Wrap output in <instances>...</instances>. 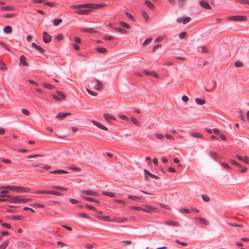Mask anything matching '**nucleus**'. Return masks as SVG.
I'll list each match as a JSON object with an SVG mask.
<instances>
[{"label":"nucleus","mask_w":249,"mask_h":249,"mask_svg":"<svg viewBox=\"0 0 249 249\" xmlns=\"http://www.w3.org/2000/svg\"><path fill=\"white\" fill-rule=\"evenodd\" d=\"M144 173L145 175H148L156 179H158V177L157 176L151 173L148 170L146 169L144 170Z\"/></svg>","instance_id":"27"},{"label":"nucleus","mask_w":249,"mask_h":249,"mask_svg":"<svg viewBox=\"0 0 249 249\" xmlns=\"http://www.w3.org/2000/svg\"><path fill=\"white\" fill-rule=\"evenodd\" d=\"M57 96L53 95V98L56 101H60L61 99H64L66 98V96L62 92L57 91H56Z\"/></svg>","instance_id":"9"},{"label":"nucleus","mask_w":249,"mask_h":249,"mask_svg":"<svg viewBox=\"0 0 249 249\" xmlns=\"http://www.w3.org/2000/svg\"><path fill=\"white\" fill-rule=\"evenodd\" d=\"M96 217L100 220L107 221H112V218H111L109 216H96Z\"/></svg>","instance_id":"21"},{"label":"nucleus","mask_w":249,"mask_h":249,"mask_svg":"<svg viewBox=\"0 0 249 249\" xmlns=\"http://www.w3.org/2000/svg\"><path fill=\"white\" fill-rule=\"evenodd\" d=\"M187 0H178V4L180 8H182Z\"/></svg>","instance_id":"39"},{"label":"nucleus","mask_w":249,"mask_h":249,"mask_svg":"<svg viewBox=\"0 0 249 249\" xmlns=\"http://www.w3.org/2000/svg\"><path fill=\"white\" fill-rule=\"evenodd\" d=\"M152 40V38L151 37L148 38L146 39L145 41L143 43V45H146L151 42V41Z\"/></svg>","instance_id":"57"},{"label":"nucleus","mask_w":249,"mask_h":249,"mask_svg":"<svg viewBox=\"0 0 249 249\" xmlns=\"http://www.w3.org/2000/svg\"><path fill=\"white\" fill-rule=\"evenodd\" d=\"M37 194H51L53 195H55L57 196H61L62 195V194L57 191H43L40 190L36 192Z\"/></svg>","instance_id":"4"},{"label":"nucleus","mask_w":249,"mask_h":249,"mask_svg":"<svg viewBox=\"0 0 249 249\" xmlns=\"http://www.w3.org/2000/svg\"><path fill=\"white\" fill-rule=\"evenodd\" d=\"M119 23L121 26L126 29H130V26L126 23L123 21H119Z\"/></svg>","instance_id":"32"},{"label":"nucleus","mask_w":249,"mask_h":249,"mask_svg":"<svg viewBox=\"0 0 249 249\" xmlns=\"http://www.w3.org/2000/svg\"><path fill=\"white\" fill-rule=\"evenodd\" d=\"M131 120L133 124H136L137 126H140L141 124H140V123L138 121V120L135 118L131 117Z\"/></svg>","instance_id":"40"},{"label":"nucleus","mask_w":249,"mask_h":249,"mask_svg":"<svg viewBox=\"0 0 249 249\" xmlns=\"http://www.w3.org/2000/svg\"><path fill=\"white\" fill-rule=\"evenodd\" d=\"M202 199L206 202H208L210 200V198L207 196L205 195H202Z\"/></svg>","instance_id":"54"},{"label":"nucleus","mask_w":249,"mask_h":249,"mask_svg":"<svg viewBox=\"0 0 249 249\" xmlns=\"http://www.w3.org/2000/svg\"><path fill=\"white\" fill-rule=\"evenodd\" d=\"M145 208H143L142 211L148 213H152L153 212L158 213V211L157 208L153 207L150 205H145L144 206Z\"/></svg>","instance_id":"5"},{"label":"nucleus","mask_w":249,"mask_h":249,"mask_svg":"<svg viewBox=\"0 0 249 249\" xmlns=\"http://www.w3.org/2000/svg\"><path fill=\"white\" fill-rule=\"evenodd\" d=\"M141 14H142L143 18H144V19L145 20V22L146 23H148L150 20V17H149V16L148 15V13L144 10H142L141 11Z\"/></svg>","instance_id":"13"},{"label":"nucleus","mask_w":249,"mask_h":249,"mask_svg":"<svg viewBox=\"0 0 249 249\" xmlns=\"http://www.w3.org/2000/svg\"><path fill=\"white\" fill-rule=\"evenodd\" d=\"M95 50L99 53H106L107 52V50L105 48L103 47H97L95 49Z\"/></svg>","instance_id":"28"},{"label":"nucleus","mask_w":249,"mask_h":249,"mask_svg":"<svg viewBox=\"0 0 249 249\" xmlns=\"http://www.w3.org/2000/svg\"><path fill=\"white\" fill-rule=\"evenodd\" d=\"M51 188L60 191H67V189L59 186H53Z\"/></svg>","instance_id":"31"},{"label":"nucleus","mask_w":249,"mask_h":249,"mask_svg":"<svg viewBox=\"0 0 249 249\" xmlns=\"http://www.w3.org/2000/svg\"><path fill=\"white\" fill-rule=\"evenodd\" d=\"M229 19L236 21H246L247 18L244 16H235L230 17Z\"/></svg>","instance_id":"7"},{"label":"nucleus","mask_w":249,"mask_h":249,"mask_svg":"<svg viewBox=\"0 0 249 249\" xmlns=\"http://www.w3.org/2000/svg\"><path fill=\"white\" fill-rule=\"evenodd\" d=\"M8 243H9L8 240H6V241L3 242L0 245V249H5L7 247Z\"/></svg>","instance_id":"37"},{"label":"nucleus","mask_w":249,"mask_h":249,"mask_svg":"<svg viewBox=\"0 0 249 249\" xmlns=\"http://www.w3.org/2000/svg\"><path fill=\"white\" fill-rule=\"evenodd\" d=\"M190 20H191V18H190V17L184 18L183 17V23L184 24H186V23H188L189 22H190Z\"/></svg>","instance_id":"53"},{"label":"nucleus","mask_w":249,"mask_h":249,"mask_svg":"<svg viewBox=\"0 0 249 249\" xmlns=\"http://www.w3.org/2000/svg\"><path fill=\"white\" fill-rule=\"evenodd\" d=\"M91 84L94 89L97 90H101L104 87L103 84L99 80L94 79L91 81Z\"/></svg>","instance_id":"3"},{"label":"nucleus","mask_w":249,"mask_h":249,"mask_svg":"<svg viewBox=\"0 0 249 249\" xmlns=\"http://www.w3.org/2000/svg\"><path fill=\"white\" fill-rule=\"evenodd\" d=\"M238 2L242 4H246L249 5V0H237Z\"/></svg>","instance_id":"63"},{"label":"nucleus","mask_w":249,"mask_h":249,"mask_svg":"<svg viewBox=\"0 0 249 249\" xmlns=\"http://www.w3.org/2000/svg\"><path fill=\"white\" fill-rule=\"evenodd\" d=\"M127 218L124 216H120V217H112V221L116 222L117 223H124L127 221Z\"/></svg>","instance_id":"6"},{"label":"nucleus","mask_w":249,"mask_h":249,"mask_svg":"<svg viewBox=\"0 0 249 249\" xmlns=\"http://www.w3.org/2000/svg\"><path fill=\"white\" fill-rule=\"evenodd\" d=\"M145 5L150 9H153L155 8L154 4L149 0H144Z\"/></svg>","instance_id":"25"},{"label":"nucleus","mask_w":249,"mask_h":249,"mask_svg":"<svg viewBox=\"0 0 249 249\" xmlns=\"http://www.w3.org/2000/svg\"><path fill=\"white\" fill-rule=\"evenodd\" d=\"M44 4L50 7H54L56 5V3L55 2H46L44 3Z\"/></svg>","instance_id":"46"},{"label":"nucleus","mask_w":249,"mask_h":249,"mask_svg":"<svg viewBox=\"0 0 249 249\" xmlns=\"http://www.w3.org/2000/svg\"><path fill=\"white\" fill-rule=\"evenodd\" d=\"M196 219H198L199 221V222L202 224H203L205 225H207L209 224V222L203 218H196Z\"/></svg>","instance_id":"36"},{"label":"nucleus","mask_w":249,"mask_h":249,"mask_svg":"<svg viewBox=\"0 0 249 249\" xmlns=\"http://www.w3.org/2000/svg\"><path fill=\"white\" fill-rule=\"evenodd\" d=\"M160 207H161L162 208H163L164 209H167V210H171L170 207H169V206H168L167 205H165L164 204L160 203Z\"/></svg>","instance_id":"60"},{"label":"nucleus","mask_w":249,"mask_h":249,"mask_svg":"<svg viewBox=\"0 0 249 249\" xmlns=\"http://www.w3.org/2000/svg\"><path fill=\"white\" fill-rule=\"evenodd\" d=\"M15 16V14H8L3 15L2 17L4 18H12Z\"/></svg>","instance_id":"48"},{"label":"nucleus","mask_w":249,"mask_h":249,"mask_svg":"<svg viewBox=\"0 0 249 249\" xmlns=\"http://www.w3.org/2000/svg\"><path fill=\"white\" fill-rule=\"evenodd\" d=\"M62 22V19L61 18H55L53 20V25L55 26H57Z\"/></svg>","instance_id":"35"},{"label":"nucleus","mask_w":249,"mask_h":249,"mask_svg":"<svg viewBox=\"0 0 249 249\" xmlns=\"http://www.w3.org/2000/svg\"><path fill=\"white\" fill-rule=\"evenodd\" d=\"M154 135L159 140H161L164 138V136L161 133H156Z\"/></svg>","instance_id":"44"},{"label":"nucleus","mask_w":249,"mask_h":249,"mask_svg":"<svg viewBox=\"0 0 249 249\" xmlns=\"http://www.w3.org/2000/svg\"><path fill=\"white\" fill-rule=\"evenodd\" d=\"M82 198L84 199L85 200L89 201H92L93 202L94 201H95V199L91 198V197H86V196H82Z\"/></svg>","instance_id":"52"},{"label":"nucleus","mask_w":249,"mask_h":249,"mask_svg":"<svg viewBox=\"0 0 249 249\" xmlns=\"http://www.w3.org/2000/svg\"><path fill=\"white\" fill-rule=\"evenodd\" d=\"M196 102L200 105H203L205 103V100L204 99H200V98H196L195 99Z\"/></svg>","instance_id":"33"},{"label":"nucleus","mask_w":249,"mask_h":249,"mask_svg":"<svg viewBox=\"0 0 249 249\" xmlns=\"http://www.w3.org/2000/svg\"><path fill=\"white\" fill-rule=\"evenodd\" d=\"M187 33L186 32H183L179 35V37L181 39H184L187 37Z\"/></svg>","instance_id":"45"},{"label":"nucleus","mask_w":249,"mask_h":249,"mask_svg":"<svg viewBox=\"0 0 249 249\" xmlns=\"http://www.w3.org/2000/svg\"><path fill=\"white\" fill-rule=\"evenodd\" d=\"M81 31L84 32H88V33H94L95 32L94 29L92 28H88V29H84L83 28L81 29Z\"/></svg>","instance_id":"42"},{"label":"nucleus","mask_w":249,"mask_h":249,"mask_svg":"<svg viewBox=\"0 0 249 249\" xmlns=\"http://www.w3.org/2000/svg\"><path fill=\"white\" fill-rule=\"evenodd\" d=\"M105 4H94V3H87L84 4H77L72 5L71 6V8L73 9H80L83 8H87L89 9H98L106 6Z\"/></svg>","instance_id":"1"},{"label":"nucleus","mask_w":249,"mask_h":249,"mask_svg":"<svg viewBox=\"0 0 249 249\" xmlns=\"http://www.w3.org/2000/svg\"><path fill=\"white\" fill-rule=\"evenodd\" d=\"M190 135L193 137H195V138H202L203 137L202 135L200 134V133H192L190 134Z\"/></svg>","instance_id":"41"},{"label":"nucleus","mask_w":249,"mask_h":249,"mask_svg":"<svg viewBox=\"0 0 249 249\" xmlns=\"http://www.w3.org/2000/svg\"><path fill=\"white\" fill-rule=\"evenodd\" d=\"M243 63L239 61H237L235 63V66L236 67H241L243 66Z\"/></svg>","instance_id":"55"},{"label":"nucleus","mask_w":249,"mask_h":249,"mask_svg":"<svg viewBox=\"0 0 249 249\" xmlns=\"http://www.w3.org/2000/svg\"><path fill=\"white\" fill-rule=\"evenodd\" d=\"M19 64L20 65H22L25 67H27L29 66V63L27 62L26 58L24 55H22L20 56L19 59Z\"/></svg>","instance_id":"12"},{"label":"nucleus","mask_w":249,"mask_h":249,"mask_svg":"<svg viewBox=\"0 0 249 249\" xmlns=\"http://www.w3.org/2000/svg\"><path fill=\"white\" fill-rule=\"evenodd\" d=\"M143 72L144 74H145L147 75H149V76L153 75L154 77H155V78H156L157 79L160 78L159 75L154 71H148L147 70H144L143 71Z\"/></svg>","instance_id":"15"},{"label":"nucleus","mask_w":249,"mask_h":249,"mask_svg":"<svg viewBox=\"0 0 249 249\" xmlns=\"http://www.w3.org/2000/svg\"><path fill=\"white\" fill-rule=\"evenodd\" d=\"M3 31L5 34H11L12 32V28L10 26H6L3 28Z\"/></svg>","instance_id":"26"},{"label":"nucleus","mask_w":249,"mask_h":249,"mask_svg":"<svg viewBox=\"0 0 249 249\" xmlns=\"http://www.w3.org/2000/svg\"><path fill=\"white\" fill-rule=\"evenodd\" d=\"M43 39L45 43H49L52 40V37L46 32L44 31L43 33Z\"/></svg>","instance_id":"11"},{"label":"nucleus","mask_w":249,"mask_h":249,"mask_svg":"<svg viewBox=\"0 0 249 249\" xmlns=\"http://www.w3.org/2000/svg\"><path fill=\"white\" fill-rule=\"evenodd\" d=\"M90 12V9H85V10H79L76 11V13L77 14L80 15H88Z\"/></svg>","instance_id":"22"},{"label":"nucleus","mask_w":249,"mask_h":249,"mask_svg":"<svg viewBox=\"0 0 249 249\" xmlns=\"http://www.w3.org/2000/svg\"><path fill=\"white\" fill-rule=\"evenodd\" d=\"M70 169L76 172H80L81 171L80 168L76 166L71 167Z\"/></svg>","instance_id":"62"},{"label":"nucleus","mask_w":249,"mask_h":249,"mask_svg":"<svg viewBox=\"0 0 249 249\" xmlns=\"http://www.w3.org/2000/svg\"><path fill=\"white\" fill-rule=\"evenodd\" d=\"M86 90L91 95H92L94 96H96L98 94L97 93H96L95 92L92 91L90 90H89V89H86Z\"/></svg>","instance_id":"47"},{"label":"nucleus","mask_w":249,"mask_h":249,"mask_svg":"<svg viewBox=\"0 0 249 249\" xmlns=\"http://www.w3.org/2000/svg\"><path fill=\"white\" fill-rule=\"evenodd\" d=\"M9 193V191L8 190H3L0 192L1 195H0V196L1 197H7V195H6L7 193Z\"/></svg>","instance_id":"43"},{"label":"nucleus","mask_w":249,"mask_h":249,"mask_svg":"<svg viewBox=\"0 0 249 249\" xmlns=\"http://www.w3.org/2000/svg\"><path fill=\"white\" fill-rule=\"evenodd\" d=\"M78 215L80 217L86 218H89V216L86 213H79Z\"/></svg>","instance_id":"51"},{"label":"nucleus","mask_w":249,"mask_h":249,"mask_svg":"<svg viewBox=\"0 0 249 249\" xmlns=\"http://www.w3.org/2000/svg\"><path fill=\"white\" fill-rule=\"evenodd\" d=\"M1 188L8 189L18 193H26L30 191V189L22 186L11 185L2 186Z\"/></svg>","instance_id":"2"},{"label":"nucleus","mask_w":249,"mask_h":249,"mask_svg":"<svg viewBox=\"0 0 249 249\" xmlns=\"http://www.w3.org/2000/svg\"><path fill=\"white\" fill-rule=\"evenodd\" d=\"M130 209L132 210H135L137 211H142L143 208L140 207H137V206H131L129 207Z\"/></svg>","instance_id":"49"},{"label":"nucleus","mask_w":249,"mask_h":249,"mask_svg":"<svg viewBox=\"0 0 249 249\" xmlns=\"http://www.w3.org/2000/svg\"><path fill=\"white\" fill-rule=\"evenodd\" d=\"M103 194L109 197H113L115 196V194L112 192H103Z\"/></svg>","instance_id":"38"},{"label":"nucleus","mask_w":249,"mask_h":249,"mask_svg":"<svg viewBox=\"0 0 249 249\" xmlns=\"http://www.w3.org/2000/svg\"><path fill=\"white\" fill-rule=\"evenodd\" d=\"M22 112L25 115H29L30 113H29V111L27 109H25V108H23L22 109Z\"/></svg>","instance_id":"64"},{"label":"nucleus","mask_w":249,"mask_h":249,"mask_svg":"<svg viewBox=\"0 0 249 249\" xmlns=\"http://www.w3.org/2000/svg\"><path fill=\"white\" fill-rule=\"evenodd\" d=\"M128 198L130 199H132L133 200H139L142 199V197L138 196H132V195H129L128 196Z\"/></svg>","instance_id":"34"},{"label":"nucleus","mask_w":249,"mask_h":249,"mask_svg":"<svg viewBox=\"0 0 249 249\" xmlns=\"http://www.w3.org/2000/svg\"><path fill=\"white\" fill-rule=\"evenodd\" d=\"M0 10L1 11H11L15 10V7L12 6L7 5L1 7Z\"/></svg>","instance_id":"18"},{"label":"nucleus","mask_w":249,"mask_h":249,"mask_svg":"<svg viewBox=\"0 0 249 249\" xmlns=\"http://www.w3.org/2000/svg\"><path fill=\"white\" fill-rule=\"evenodd\" d=\"M71 113L70 112L62 113L60 112L58 113L56 116V118L59 120H63L67 116L71 115Z\"/></svg>","instance_id":"14"},{"label":"nucleus","mask_w":249,"mask_h":249,"mask_svg":"<svg viewBox=\"0 0 249 249\" xmlns=\"http://www.w3.org/2000/svg\"><path fill=\"white\" fill-rule=\"evenodd\" d=\"M161 47V45L160 44H158V45L154 46L152 48L153 52H155L158 49L160 48Z\"/></svg>","instance_id":"58"},{"label":"nucleus","mask_w":249,"mask_h":249,"mask_svg":"<svg viewBox=\"0 0 249 249\" xmlns=\"http://www.w3.org/2000/svg\"><path fill=\"white\" fill-rule=\"evenodd\" d=\"M91 122L94 125L98 127L99 128L104 130H105V131L108 130L106 126H105L104 125H103V124H102L96 121H94V120H91Z\"/></svg>","instance_id":"10"},{"label":"nucleus","mask_w":249,"mask_h":249,"mask_svg":"<svg viewBox=\"0 0 249 249\" xmlns=\"http://www.w3.org/2000/svg\"><path fill=\"white\" fill-rule=\"evenodd\" d=\"M50 174H68V172L63 170H54L50 172Z\"/></svg>","instance_id":"29"},{"label":"nucleus","mask_w":249,"mask_h":249,"mask_svg":"<svg viewBox=\"0 0 249 249\" xmlns=\"http://www.w3.org/2000/svg\"><path fill=\"white\" fill-rule=\"evenodd\" d=\"M114 29L116 31L119 32L123 34H126L127 33L126 30L120 27H114Z\"/></svg>","instance_id":"30"},{"label":"nucleus","mask_w":249,"mask_h":249,"mask_svg":"<svg viewBox=\"0 0 249 249\" xmlns=\"http://www.w3.org/2000/svg\"><path fill=\"white\" fill-rule=\"evenodd\" d=\"M227 224L230 226H231L232 227H243V225H240V224H233V223H227Z\"/></svg>","instance_id":"56"},{"label":"nucleus","mask_w":249,"mask_h":249,"mask_svg":"<svg viewBox=\"0 0 249 249\" xmlns=\"http://www.w3.org/2000/svg\"><path fill=\"white\" fill-rule=\"evenodd\" d=\"M104 117L105 119L108 122H110L111 120H116V119L113 116L108 113H104Z\"/></svg>","instance_id":"20"},{"label":"nucleus","mask_w":249,"mask_h":249,"mask_svg":"<svg viewBox=\"0 0 249 249\" xmlns=\"http://www.w3.org/2000/svg\"><path fill=\"white\" fill-rule=\"evenodd\" d=\"M22 218L23 216L21 215H15L13 216L12 219L13 220H21L22 219Z\"/></svg>","instance_id":"59"},{"label":"nucleus","mask_w":249,"mask_h":249,"mask_svg":"<svg viewBox=\"0 0 249 249\" xmlns=\"http://www.w3.org/2000/svg\"><path fill=\"white\" fill-rule=\"evenodd\" d=\"M32 46L40 53H43L44 52V50L36 43H32Z\"/></svg>","instance_id":"24"},{"label":"nucleus","mask_w":249,"mask_h":249,"mask_svg":"<svg viewBox=\"0 0 249 249\" xmlns=\"http://www.w3.org/2000/svg\"><path fill=\"white\" fill-rule=\"evenodd\" d=\"M43 85L44 87H45L46 88H47V89H51L53 88V87L49 84L44 83V84H43Z\"/></svg>","instance_id":"61"},{"label":"nucleus","mask_w":249,"mask_h":249,"mask_svg":"<svg viewBox=\"0 0 249 249\" xmlns=\"http://www.w3.org/2000/svg\"><path fill=\"white\" fill-rule=\"evenodd\" d=\"M7 197H9L10 198V202L11 203H21V198L20 196H11L10 195H7Z\"/></svg>","instance_id":"8"},{"label":"nucleus","mask_w":249,"mask_h":249,"mask_svg":"<svg viewBox=\"0 0 249 249\" xmlns=\"http://www.w3.org/2000/svg\"><path fill=\"white\" fill-rule=\"evenodd\" d=\"M125 14L130 19H131L133 21L135 20L134 17L132 15L129 14L128 12H125Z\"/></svg>","instance_id":"50"},{"label":"nucleus","mask_w":249,"mask_h":249,"mask_svg":"<svg viewBox=\"0 0 249 249\" xmlns=\"http://www.w3.org/2000/svg\"><path fill=\"white\" fill-rule=\"evenodd\" d=\"M82 193L86 194L89 195H91L93 196H97L98 195V193L93 192L91 190H87V191H82L81 192Z\"/></svg>","instance_id":"23"},{"label":"nucleus","mask_w":249,"mask_h":249,"mask_svg":"<svg viewBox=\"0 0 249 249\" xmlns=\"http://www.w3.org/2000/svg\"><path fill=\"white\" fill-rule=\"evenodd\" d=\"M164 223L167 225L174 227H178L180 226V224L178 222L172 220H166L165 221Z\"/></svg>","instance_id":"16"},{"label":"nucleus","mask_w":249,"mask_h":249,"mask_svg":"<svg viewBox=\"0 0 249 249\" xmlns=\"http://www.w3.org/2000/svg\"><path fill=\"white\" fill-rule=\"evenodd\" d=\"M236 157L239 160L243 161L245 163L247 164H249V158L248 156H245L244 157H242V156L237 155H236Z\"/></svg>","instance_id":"19"},{"label":"nucleus","mask_w":249,"mask_h":249,"mask_svg":"<svg viewBox=\"0 0 249 249\" xmlns=\"http://www.w3.org/2000/svg\"><path fill=\"white\" fill-rule=\"evenodd\" d=\"M199 4L202 7H203V8H204L206 9H212V7L210 5V4L208 2H207L204 0H201L199 1Z\"/></svg>","instance_id":"17"}]
</instances>
